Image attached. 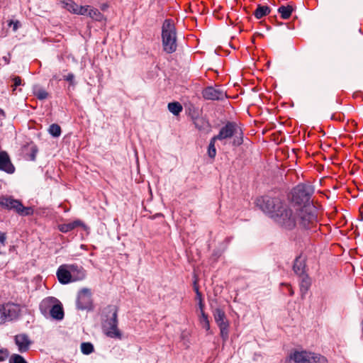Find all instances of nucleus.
Wrapping results in <instances>:
<instances>
[{"instance_id": "21", "label": "nucleus", "mask_w": 363, "mask_h": 363, "mask_svg": "<svg viewBox=\"0 0 363 363\" xmlns=\"http://www.w3.org/2000/svg\"><path fill=\"white\" fill-rule=\"evenodd\" d=\"M64 7L70 13L77 14L79 6L72 0H65L64 2Z\"/></svg>"}, {"instance_id": "24", "label": "nucleus", "mask_w": 363, "mask_h": 363, "mask_svg": "<svg viewBox=\"0 0 363 363\" xmlns=\"http://www.w3.org/2000/svg\"><path fill=\"white\" fill-rule=\"evenodd\" d=\"M89 16L97 21H101L104 19V15L97 9L92 6H90Z\"/></svg>"}, {"instance_id": "1", "label": "nucleus", "mask_w": 363, "mask_h": 363, "mask_svg": "<svg viewBox=\"0 0 363 363\" xmlns=\"http://www.w3.org/2000/svg\"><path fill=\"white\" fill-rule=\"evenodd\" d=\"M256 206L268 214L281 228L291 230L300 223V216L305 215L294 205H288L278 198L262 196L257 199Z\"/></svg>"}, {"instance_id": "3", "label": "nucleus", "mask_w": 363, "mask_h": 363, "mask_svg": "<svg viewBox=\"0 0 363 363\" xmlns=\"http://www.w3.org/2000/svg\"><path fill=\"white\" fill-rule=\"evenodd\" d=\"M162 39L164 50L172 53L177 50V34L173 21L165 20L162 28Z\"/></svg>"}, {"instance_id": "35", "label": "nucleus", "mask_w": 363, "mask_h": 363, "mask_svg": "<svg viewBox=\"0 0 363 363\" xmlns=\"http://www.w3.org/2000/svg\"><path fill=\"white\" fill-rule=\"evenodd\" d=\"M194 289H195L196 294H197V296H199V308H200V314H202V311H203L204 305H203V301H202V296H201V294L199 291L198 287H195Z\"/></svg>"}, {"instance_id": "7", "label": "nucleus", "mask_w": 363, "mask_h": 363, "mask_svg": "<svg viewBox=\"0 0 363 363\" xmlns=\"http://www.w3.org/2000/svg\"><path fill=\"white\" fill-rule=\"evenodd\" d=\"M117 320V311L115 310L113 313L112 318L106 321L104 325V330L106 335L111 337L121 338V333L118 330Z\"/></svg>"}, {"instance_id": "28", "label": "nucleus", "mask_w": 363, "mask_h": 363, "mask_svg": "<svg viewBox=\"0 0 363 363\" xmlns=\"http://www.w3.org/2000/svg\"><path fill=\"white\" fill-rule=\"evenodd\" d=\"M216 141V138H212L208 145V155L211 158H214L216 155V150L215 147Z\"/></svg>"}, {"instance_id": "23", "label": "nucleus", "mask_w": 363, "mask_h": 363, "mask_svg": "<svg viewBox=\"0 0 363 363\" xmlns=\"http://www.w3.org/2000/svg\"><path fill=\"white\" fill-rule=\"evenodd\" d=\"M169 111L175 116H178L182 111V106L179 102H172L168 104Z\"/></svg>"}, {"instance_id": "12", "label": "nucleus", "mask_w": 363, "mask_h": 363, "mask_svg": "<svg viewBox=\"0 0 363 363\" xmlns=\"http://www.w3.org/2000/svg\"><path fill=\"white\" fill-rule=\"evenodd\" d=\"M0 169L9 174H13L15 171V167L6 152H0Z\"/></svg>"}, {"instance_id": "36", "label": "nucleus", "mask_w": 363, "mask_h": 363, "mask_svg": "<svg viewBox=\"0 0 363 363\" xmlns=\"http://www.w3.org/2000/svg\"><path fill=\"white\" fill-rule=\"evenodd\" d=\"M9 351L6 349L0 350V362L5 361L9 357Z\"/></svg>"}, {"instance_id": "38", "label": "nucleus", "mask_w": 363, "mask_h": 363, "mask_svg": "<svg viewBox=\"0 0 363 363\" xmlns=\"http://www.w3.org/2000/svg\"><path fill=\"white\" fill-rule=\"evenodd\" d=\"M13 91L16 89V88L20 85H21V79L19 77H14L13 78Z\"/></svg>"}, {"instance_id": "22", "label": "nucleus", "mask_w": 363, "mask_h": 363, "mask_svg": "<svg viewBox=\"0 0 363 363\" xmlns=\"http://www.w3.org/2000/svg\"><path fill=\"white\" fill-rule=\"evenodd\" d=\"M270 9L267 6H258L255 11V16L257 18L259 19L263 16L269 14Z\"/></svg>"}, {"instance_id": "13", "label": "nucleus", "mask_w": 363, "mask_h": 363, "mask_svg": "<svg viewBox=\"0 0 363 363\" xmlns=\"http://www.w3.org/2000/svg\"><path fill=\"white\" fill-rule=\"evenodd\" d=\"M15 342L18 347L19 352H26L31 344V341L28 336L26 334H19L15 336Z\"/></svg>"}, {"instance_id": "2", "label": "nucleus", "mask_w": 363, "mask_h": 363, "mask_svg": "<svg viewBox=\"0 0 363 363\" xmlns=\"http://www.w3.org/2000/svg\"><path fill=\"white\" fill-rule=\"evenodd\" d=\"M313 193V187L309 184H298L291 192V203L298 207L305 215L300 216V223L306 228L311 229L316 225L317 217L315 206L311 203V196Z\"/></svg>"}, {"instance_id": "29", "label": "nucleus", "mask_w": 363, "mask_h": 363, "mask_svg": "<svg viewBox=\"0 0 363 363\" xmlns=\"http://www.w3.org/2000/svg\"><path fill=\"white\" fill-rule=\"evenodd\" d=\"M9 363H27V362L20 354H13L9 358Z\"/></svg>"}, {"instance_id": "42", "label": "nucleus", "mask_w": 363, "mask_h": 363, "mask_svg": "<svg viewBox=\"0 0 363 363\" xmlns=\"http://www.w3.org/2000/svg\"><path fill=\"white\" fill-rule=\"evenodd\" d=\"M5 239H6V238H5V236H4V235H1V236H0V242H1V243H4V242Z\"/></svg>"}, {"instance_id": "30", "label": "nucleus", "mask_w": 363, "mask_h": 363, "mask_svg": "<svg viewBox=\"0 0 363 363\" xmlns=\"http://www.w3.org/2000/svg\"><path fill=\"white\" fill-rule=\"evenodd\" d=\"M34 94L39 99H45L48 96V92L45 90L40 89V88L35 89L34 91Z\"/></svg>"}, {"instance_id": "8", "label": "nucleus", "mask_w": 363, "mask_h": 363, "mask_svg": "<svg viewBox=\"0 0 363 363\" xmlns=\"http://www.w3.org/2000/svg\"><path fill=\"white\" fill-rule=\"evenodd\" d=\"M91 294L87 289H82L78 295L77 307L82 310H89L91 308Z\"/></svg>"}, {"instance_id": "33", "label": "nucleus", "mask_w": 363, "mask_h": 363, "mask_svg": "<svg viewBox=\"0 0 363 363\" xmlns=\"http://www.w3.org/2000/svg\"><path fill=\"white\" fill-rule=\"evenodd\" d=\"M312 362L313 363H328V359L320 354L313 353Z\"/></svg>"}, {"instance_id": "25", "label": "nucleus", "mask_w": 363, "mask_h": 363, "mask_svg": "<svg viewBox=\"0 0 363 363\" xmlns=\"http://www.w3.org/2000/svg\"><path fill=\"white\" fill-rule=\"evenodd\" d=\"M199 320L201 326L206 330L209 331L210 323L208 318V315L204 313V311H202V314L199 315Z\"/></svg>"}, {"instance_id": "18", "label": "nucleus", "mask_w": 363, "mask_h": 363, "mask_svg": "<svg viewBox=\"0 0 363 363\" xmlns=\"http://www.w3.org/2000/svg\"><path fill=\"white\" fill-rule=\"evenodd\" d=\"M213 316L218 326L228 324V322L225 319V313L221 309L216 308L213 312Z\"/></svg>"}, {"instance_id": "9", "label": "nucleus", "mask_w": 363, "mask_h": 363, "mask_svg": "<svg viewBox=\"0 0 363 363\" xmlns=\"http://www.w3.org/2000/svg\"><path fill=\"white\" fill-rule=\"evenodd\" d=\"M203 96L208 100H220L225 96V93L220 89L209 86L203 91Z\"/></svg>"}, {"instance_id": "31", "label": "nucleus", "mask_w": 363, "mask_h": 363, "mask_svg": "<svg viewBox=\"0 0 363 363\" xmlns=\"http://www.w3.org/2000/svg\"><path fill=\"white\" fill-rule=\"evenodd\" d=\"M26 149L30 152V154L29 155V159L32 161H34L38 152L37 147L35 145H28Z\"/></svg>"}, {"instance_id": "10", "label": "nucleus", "mask_w": 363, "mask_h": 363, "mask_svg": "<svg viewBox=\"0 0 363 363\" xmlns=\"http://www.w3.org/2000/svg\"><path fill=\"white\" fill-rule=\"evenodd\" d=\"M57 277L61 284H67L73 282L69 264H62L60 266L57 271Z\"/></svg>"}, {"instance_id": "17", "label": "nucleus", "mask_w": 363, "mask_h": 363, "mask_svg": "<svg viewBox=\"0 0 363 363\" xmlns=\"http://www.w3.org/2000/svg\"><path fill=\"white\" fill-rule=\"evenodd\" d=\"M50 315L55 319L61 320L63 318L64 311L62 306L59 301L52 308H50Z\"/></svg>"}, {"instance_id": "40", "label": "nucleus", "mask_w": 363, "mask_h": 363, "mask_svg": "<svg viewBox=\"0 0 363 363\" xmlns=\"http://www.w3.org/2000/svg\"><path fill=\"white\" fill-rule=\"evenodd\" d=\"M74 76L72 73H69L67 75L64 76V79L67 82H69L71 84H74Z\"/></svg>"}, {"instance_id": "11", "label": "nucleus", "mask_w": 363, "mask_h": 363, "mask_svg": "<svg viewBox=\"0 0 363 363\" xmlns=\"http://www.w3.org/2000/svg\"><path fill=\"white\" fill-rule=\"evenodd\" d=\"M295 363H313V353L306 351H296L291 355Z\"/></svg>"}, {"instance_id": "37", "label": "nucleus", "mask_w": 363, "mask_h": 363, "mask_svg": "<svg viewBox=\"0 0 363 363\" xmlns=\"http://www.w3.org/2000/svg\"><path fill=\"white\" fill-rule=\"evenodd\" d=\"M311 283L308 277L303 278L302 279L301 284V288L303 289L305 288V290L306 291L308 288L309 287Z\"/></svg>"}, {"instance_id": "39", "label": "nucleus", "mask_w": 363, "mask_h": 363, "mask_svg": "<svg viewBox=\"0 0 363 363\" xmlns=\"http://www.w3.org/2000/svg\"><path fill=\"white\" fill-rule=\"evenodd\" d=\"M9 26H13V30L16 31L18 30V28L21 26V23L18 21H11L9 23Z\"/></svg>"}, {"instance_id": "14", "label": "nucleus", "mask_w": 363, "mask_h": 363, "mask_svg": "<svg viewBox=\"0 0 363 363\" xmlns=\"http://www.w3.org/2000/svg\"><path fill=\"white\" fill-rule=\"evenodd\" d=\"M73 282L82 280L86 277V271L82 267L77 264H69Z\"/></svg>"}, {"instance_id": "6", "label": "nucleus", "mask_w": 363, "mask_h": 363, "mask_svg": "<svg viewBox=\"0 0 363 363\" xmlns=\"http://www.w3.org/2000/svg\"><path fill=\"white\" fill-rule=\"evenodd\" d=\"M21 313V307L15 303H6L4 305L3 316H0V325L6 321L17 318Z\"/></svg>"}, {"instance_id": "26", "label": "nucleus", "mask_w": 363, "mask_h": 363, "mask_svg": "<svg viewBox=\"0 0 363 363\" xmlns=\"http://www.w3.org/2000/svg\"><path fill=\"white\" fill-rule=\"evenodd\" d=\"M48 132L53 137H59L61 134L60 126L57 124H52L48 129Z\"/></svg>"}, {"instance_id": "32", "label": "nucleus", "mask_w": 363, "mask_h": 363, "mask_svg": "<svg viewBox=\"0 0 363 363\" xmlns=\"http://www.w3.org/2000/svg\"><path fill=\"white\" fill-rule=\"evenodd\" d=\"M220 330V336L223 340H226L228 337L229 324L218 326Z\"/></svg>"}, {"instance_id": "15", "label": "nucleus", "mask_w": 363, "mask_h": 363, "mask_svg": "<svg viewBox=\"0 0 363 363\" xmlns=\"http://www.w3.org/2000/svg\"><path fill=\"white\" fill-rule=\"evenodd\" d=\"M57 302H58L57 299L52 297H48L42 301L40 308L43 313H47L48 311H50V308H52Z\"/></svg>"}, {"instance_id": "41", "label": "nucleus", "mask_w": 363, "mask_h": 363, "mask_svg": "<svg viewBox=\"0 0 363 363\" xmlns=\"http://www.w3.org/2000/svg\"><path fill=\"white\" fill-rule=\"evenodd\" d=\"M4 305H0V316H3Z\"/></svg>"}, {"instance_id": "19", "label": "nucleus", "mask_w": 363, "mask_h": 363, "mask_svg": "<svg viewBox=\"0 0 363 363\" xmlns=\"http://www.w3.org/2000/svg\"><path fill=\"white\" fill-rule=\"evenodd\" d=\"M304 259L301 257H296L293 266L294 272L298 275H303L304 272Z\"/></svg>"}, {"instance_id": "34", "label": "nucleus", "mask_w": 363, "mask_h": 363, "mask_svg": "<svg viewBox=\"0 0 363 363\" xmlns=\"http://www.w3.org/2000/svg\"><path fill=\"white\" fill-rule=\"evenodd\" d=\"M91 6H79L78 11L77 14V15H88L89 16V11L90 9Z\"/></svg>"}, {"instance_id": "5", "label": "nucleus", "mask_w": 363, "mask_h": 363, "mask_svg": "<svg viewBox=\"0 0 363 363\" xmlns=\"http://www.w3.org/2000/svg\"><path fill=\"white\" fill-rule=\"evenodd\" d=\"M0 206L9 210H13L21 216H30L33 213V209L31 207H25L22 203L12 196H0Z\"/></svg>"}, {"instance_id": "43", "label": "nucleus", "mask_w": 363, "mask_h": 363, "mask_svg": "<svg viewBox=\"0 0 363 363\" xmlns=\"http://www.w3.org/2000/svg\"><path fill=\"white\" fill-rule=\"evenodd\" d=\"M196 299H198L199 301V296H196Z\"/></svg>"}, {"instance_id": "16", "label": "nucleus", "mask_w": 363, "mask_h": 363, "mask_svg": "<svg viewBox=\"0 0 363 363\" xmlns=\"http://www.w3.org/2000/svg\"><path fill=\"white\" fill-rule=\"evenodd\" d=\"M79 226L84 227V225L83 224V223L81 220H74L73 222H70V223H63V224L59 225H58V229L62 233H67V232H69V231L72 230L73 229H74L75 228L79 227Z\"/></svg>"}, {"instance_id": "4", "label": "nucleus", "mask_w": 363, "mask_h": 363, "mask_svg": "<svg viewBox=\"0 0 363 363\" xmlns=\"http://www.w3.org/2000/svg\"><path fill=\"white\" fill-rule=\"evenodd\" d=\"M240 130L235 123L228 122L225 126L222 127L217 135L213 137L216 140L224 141L234 136L236 138L233 140L234 145H240L242 143V138Z\"/></svg>"}, {"instance_id": "20", "label": "nucleus", "mask_w": 363, "mask_h": 363, "mask_svg": "<svg viewBox=\"0 0 363 363\" xmlns=\"http://www.w3.org/2000/svg\"><path fill=\"white\" fill-rule=\"evenodd\" d=\"M278 11L281 14L282 18L287 19L291 16L293 11V8L290 5L286 6H281L279 8Z\"/></svg>"}, {"instance_id": "27", "label": "nucleus", "mask_w": 363, "mask_h": 363, "mask_svg": "<svg viewBox=\"0 0 363 363\" xmlns=\"http://www.w3.org/2000/svg\"><path fill=\"white\" fill-rule=\"evenodd\" d=\"M82 352L84 354H89L94 351V346L90 342H83L81 344Z\"/></svg>"}]
</instances>
